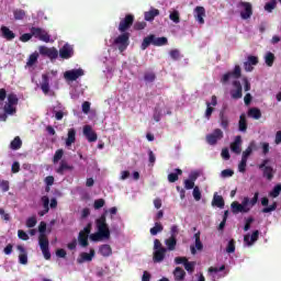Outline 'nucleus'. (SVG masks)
<instances>
[{
  "mask_svg": "<svg viewBox=\"0 0 281 281\" xmlns=\"http://www.w3.org/2000/svg\"><path fill=\"white\" fill-rule=\"evenodd\" d=\"M97 233L90 235V240L98 243L100 240H109L111 238V231L109 229V224H106V214H102L95 221Z\"/></svg>",
  "mask_w": 281,
  "mask_h": 281,
  "instance_id": "f257e3e1",
  "label": "nucleus"
},
{
  "mask_svg": "<svg viewBox=\"0 0 281 281\" xmlns=\"http://www.w3.org/2000/svg\"><path fill=\"white\" fill-rule=\"evenodd\" d=\"M269 158L263 159L261 164L258 165V168L261 170L263 179H267V181H273V177H276V170L273 167L269 166Z\"/></svg>",
  "mask_w": 281,
  "mask_h": 281,
  "instance_id": "f03ea898",
  "label": "nucleus"
},
{
  "mask_svg": "<svg viewBox=\"0 0 281 281\" xmlns=\"http://www.w3.org/2000/svg\"><path fill=\"white\" fill-rule=\"evenodd\" d=\"M30 32H32L34 38H37L43 43H49V41L52 40V35H49V33L45 31V29L32 26L30 29Z\"/></svg>",
  "mask_w": 281,
  "mask_h": 281,
  "instance_id": "7ed1b4c3",
  "label": "nucleus"
},
{
  "mask_svg": "<svg viewBox=\"0 0 281 281\" xmlns=\"http://www.w3.org/2000/svg\"><path fill=\"white\" fill-rule=\"evenodd\" d=\"M131 33H123L114 40V45H117L119 52L122 54L126 52L130 45Z\"/></svg>",
  "mask_w": 281,
  "mask_h": 281,
  "instance_id": "20e7f679",
  "label": "nucleus"
},
{
  "mask_svg": "<svg viewBox=\"0 0 281 281\" xmlns=\"http://www.w3.org/2000/svg\"><path fill=\"white\" fill-rule=\"evenodd\" d=\"M237 8L240 11V18L244 19V21H247V19H251V15L254 14V9L251 7L250 2L240 1L237 4Z\"/></svg>",
  "mask_w": 281,
  "mask_h": 281,
  "instance_id": "39448f33",
  "label": "nucleus"
},
{
  "mask_svg": "<svg viewBox=\"0 0 281 281\" xmlns=\"http://www.w3.org/2000/svg\"><path fill=\"white\" fill-rule=\"evenodd\" d=\"M92 224L88 223L87 226L79 232L78 240L81 247H89V235L91 234Z\"/></svg>",
  "mask_w": 281,
  "mask_h": 281,
  "instance_id": "423d86ee",
  "label": "nucleus"
},
{
  "mask_svg": "<svg viewBox=\"0 0 281 281\" xmlns=\"http://www.w3.org/2000/svg\"><path fill=\"white\" fill-rule=\"evenodd\" d=\"M240 76H243L241 69L238 65H236L233 71H228L223 75V77L221 79V83L227 85V82H229L231 78L238 80V78H240Z\"/></svg>",
  "mask_w": 281,
  "mask_h": 281,
  "instance_id": "0eeeda50",
  "label": "nucleus"
},
{
  "mask_svg": "<svg viewBox=\"0 0 281 281\" xmlns=\"http://www.w3.org/2000/svg\"><path fill=\"white\" fill-rule=\"evenodd\" d=\"M135 23V15L127 14L119 24V32L126 33L127 30H131V26Z\"/></svg>",
  "mask_w": 281,
  "mask_h": 281,
  "instance_id": "6e6552de",
  "label": "nucleus"
},
{
  "mask_svg": "<svg viewBox=\"0 0 281 281\" xmlns=\"http://www.w3.org/2000/svg\"><path fill=\"white\" fill-rule=\"evenodd\" d=\"M81 76H85V70H82V68L67 70L64 74L65 80H68L69 82L76 81L78 78H81Z\"/></svg>",
  "mask_w": 281,
  "mask_h": 281,
  "instance_id": "1a4fd4ad",
  "label": "nucleus"
},
{
  "mask_svg": "<svg viewBox=\"0 0 281 281\" xmlns=\"http://www.w3.org/2000/svg\"><path fill=\"white\" fill-rule=\"evenodd\" d=\"M218 139H223V131L221 128H215L212 134L206 135V142L210 146L216 145Z\"/></svg>",
  "mask_w": 281,
  "mask_h": 281,
  "instance_id": "9d476101",
  "label": "nucleus"
},
{
  "mask_svg": "<svg viewBox=\"0 0 281 281\" xmlns=\"http://www.w3.org/2000/svg\"><path fill=\"white\" fill-rule=\"evenodd\" d=\"M38 49L41 56H47V58H50V60L58 58V49H56L55 47L48 48L46 46H40Z\"/></svg>",
  "mask_w": 281,
  "mask_h": 281,
  "instance_id": "9b49d317",
  "label": "nucleus"
},
{
  "mask_svg": "<svg viewBox=\"0 0 281 281\" xmlns=\"http://www.w3.org/2000/svg\"><path fill=\"white\" fill-rule=\"evenodd\" d=\"M38 245L45 260H52V252H49V239H43V237H41V240H38Z\"/></svg>",
  "mask_w": 281,
  "mask_h": 281,
  "instance_id": "f8f14e48",
  "label": "nucleus"
},
{
  "mask_svg": "<svg viewBox=\"0 0 281 281\" xmlns=\"http://www.w3.org/2000/svg\"><path fill=\"white\" fill-rule=\"evenodd\" d=\"M59 56L64 60H69L74 56V46L69 44H65L60 49H59Z\"/></svg>",
  "mask_w": 281,
  "mask_h": 281,
  "instance_id": "ddd939ff",
  "label": "nucleus"
},
{
  "mask_svg": "<svg viewBox=\"0 0 281 281\" xmlns=\"http://www.w3.org/2000/svg\"><path fill=\"white\" fill-rule=\"evenodd\" d=\"M233 87H235V90L231 91V98H233V100H240V98H243V85H240V81L235 80Z\"/></svg>",
  "mask_w": 281,
  "mask_h": 281,
  "instance_id": "4468645a",
  "label": "nucleus"
},
{
  "mask_svg": "<svg viewBox=\"0 0 281 281\" xmlns=\"http://www.w3.org/2000/svg\"><path fill=\"white\" fill-rule=\"evenodd\" d=\"M83 135L90 143L98 142V134L93 132V128L91 127V125H86L83 127Z\"/></svg>",
  "mask_w": 281,
  "mask_h": 281,
  "instance_id": "2eb2a0df",
  "label": "nucleus"
},
{
  "mask_svg": "<svg viewBox=\"0 0 281 281\" xmlns=\"http://www.w3.org/2000/svg\"><path fill=\"white\" fill-rule=\"evenodd\" d=\"M194 238H195V247L191 246L192 256H196V250L203 251V243L201 241V232L195 233Z\"/></svg>",
  "mask_w": 281,
  "mask_h": 281,
  "instance_id": "dca6fc26",
  "label": "nucleus"
},
{
  "mask_svg": "<svg viewBox=\"0 0 281 281\" xmlns=\"http://www.w3.org/2000/svg\"><path fill=\"white\" fill-rule=\"evenodd\" d=\"M95 256V250L90 249V252H81L79 258L77 259L78 265H82L83 262H91L93 257Z\"/></svg>",
  "mask_w": 281,
  "mask_h": 281,
  "instance_id": "f3484780",
  "label": "nucleus"
},
{
  "mask_svg": "<svg viewBox=\"0 0 281 281\" xmlns=\"http://www.w3.org/2000/svg\"><path fill=\"white\" fill-rule=\"evenodd\" d=\"M194 19L200 25H203V23H205V8L196 7L194 9Z\"/></svg>",
  "mask_w": 281,
  "mask_h": 281,
  "instance_id": "a211bd4d",
  "label": "nucleus"
},
{
  "mask_svg": "<svg viewBox=\"0 0 281 281\" xmlns=\"http://www.w3.org/2000/svg\"><path fill=\"white\" fill-rule=\"evenodd\" d=\"M259 236H260V232L254 231L251 235L247 234L244 236V243H246L248 247H250V245L255 244L256 240H258Z\"/></svg>",
  "mask_w": 281,
  "mask_h": 281,
  "instance_id": "6ab92c4d",
  "label": "nucleus"
},
{
  "mask_svg": "<svg viewBox=\"0 0 281 281\" xmlns=\"http://www.w3.org/2000/svg\"><path fill=\"white\" fill-rule=\"evenodd\" d=\"M166 251H168V248H160L155 250L153 257L154 262H164V259L166 258Z\"/></svg>",
  "mask_w": 281,
  "mask_h": 281,
  "instance_id": "aec40b11",
  "label": "nucleus"
},
{
  "mask_svg": "<svg viewBox=\"0 0 281 281\" xmlns=\"http://www.w3.org/2000/svg\"><path fill=\"white\" fill-rule=\"evenodd\" d=\"M231 207H232L233 214H239V213L247 214L251 210V209L243 207V205L236 201L231 204Z\"/></svg>",
  "mask_w": 281,
  "mask_h": 281,
  "instance_id": "412c9836",
  "label": "nucleus"
},
{
  "mask_svg": "<svg viewBox=\"0 0 281 281\" xmlns=\"http://www.w3.org/2000/svg\"><path fill=\"white\" fill-rule=\"evenodd\" d=\"M213 207H220V210H223L225 207V200L223 199V195H218V193H214L213 200H212Z\"/></svg>",
  "mask_w": 281,
  "mask_h": 281,
  "instance_id": "4be33fe9",
  "label": "nucleus"
},
{
  "mask_svg": "<svg viewBox=\"0 0 281 281\" xmlns=\"http://www.w3.org/2000/svg\"><path fill=\"white\" fill-rule=\"evenodd\" d=\"M41 202L43 205V211L38 212V216H45V214L49 213V196L47 195L42 196Z\"/></svg>",
  "mask_w": 281,
  "mask_h": 281,
  "instance_id": "5701e85b",
  "label": "nucleus"
},
{
  "mask_svg": "<svg viewBox=\"0 0 281 281\" xmlns=\"http://www.w3.org/2000/svg\"><path fill=\"white\" fill-rule=\"evenodd\" d=\"M1 34L2 38H5V41H14V38H16V34L8 26H1Z\"/></svg>",
  "mask_w": 281,
  "mask_h": 281,
  "instance_id": "b1692460",
  "label": "nucleus"
},
{
  "mask_svg": "<svg viewBox=\"0 0 281 281\" xmlns=\"http://www.w3.org/2000/svg\"><path fill=\"white\" fill-rule=\"evenodd\" d=\"M16 249L18 251H20V255H19L20 265H27V250H25V247L18 245Z\"/></svg>",
  "mask_w": 281,
  "mask_h": 281,
  "instance_id": "393cba45",
  "label": "nucleus"
},
{
  "mask_svg": "<svg viewBox=\"0 0 281 281\" xmlns=\"http://www.w3.org/2000/svg\"><path fill=\"white\" fill-rule=\"evenodd\" d=\"M243 142V138L240 136L235 137V142L231 144V150L232 153H235V155H240V144Z\"/></svg>",
  "mask_w": 281,
  "mask_h": 281,
  "instance_id": "a878e982",
  "label": "nucleus"
},
{
  "mask_svg": "<svg viewBox=\"0 0 281 281\" xmlns=\"http://www.w3.org/2000/svg\"><path fill=\"white\" fill-rule=\"evenodd\" d=\"M67 170L69 171L74 170V166H70L69 164H67V161L61 160L59 162V167L56 169L57 175H65Z\"/></svg>",
  "mask_w": 281,
  "mask_h": 281,
  "instance_id": "bb28decb",
  "label": "nucleus"
},
{
  "mask_svg": "<svg viewBox=\"0 0 281 281\" xmlns=\"http://www.w3.org/2000/svg\"><path fill=\"white\" fill-rule=\"evenodd\" d=\"M41 89L45 95L49 93V76L48 75H43L42 76V83H41Z\"/></svg>",
  "mask_w": 281,
  "mask_h": 281,
  "instance_id": "cd10ccee",
  "label": "nucleus"
},
{
  "mask_svg": "<svg viewBox=\"0 0 281 281\" xmlns=\"http://www.w3.org/2000/svg\"><path fill=\"white\" fill-rule=\"evenodd\" d=\"M155 16H159V10L155 8L144 13L145 21H155Z\"/></svg>",
  "mask_w": 281,
  "mask_h": 281,
  "instance_id": "c85d7f7f",
  "label": "nucleus"
},
{
  "mask_svg": "<svg viewBox=\"0 0 281 281\" xmlns=\"http://www.w3.org/2000/svg\"><path fill=\"white\" fill-rule=\"evenodd\" d=\"M154 41H155V35H153V34L144 37L140 48L143 50L148 49V47H150V45H154V43H155Z\"/></svg>",
  "mask_w": 281,
  "mask_h": 281,
  "instance_id": "c756f323",
  "label": "nucleus"
},
{
  "mask_svg": "<svg viewBox=\"0 0 281 281\" xmlns=\"http://www.w3.org/2000/svg\"><path fill=\"white\" fill-rule=\"evenodd\" d=\"M173 277L176 281H183L186 280V270H183V268L181 267H177L173 270Z\"/></svg>",
  "mask_w": 281,
  "mask_h": 281,
  "instance_id": "7c9ffc66",
  "label": "nucleus"
},
{
  "mask_svg": "<svg viewBox=\"0 0 281 281\" xmlns=\"http://www.w3.org/2000/svg\"><path fill=\"white\" fill-rule=\"evenodd\" d=\"M99 254H101L104 258H109L113 254V249L109 244H104L100 246Z\"/></svg>",
  "mask_w": 281,
  "mask_h": 281,
  "instance_id": "2f4dec72",
  "label": "nucleus"
},
{
  "mask_svg": "<svg viewBox=\"0 0 281 281\" xmlns=\"http://www.w3.org/2000/svg\"><path fill=\"white\" fill-rule=\"evenodd\" d=\"M238 131L240 133H247V116L245 114H240L239 116Z\"/></svg>",
  "mask_w": 281,
  "mask_h": 281,
  "instance_id": "473e14b6",
  "label": "nucleus"
},
{
  "mask_svg": "<svg viewBox=\"0 0 281 281\" xmlns=\"http://www.w3.org/2000/svg\"><path fill=\"white\" fill-rule=\"evenodd\" d=\"M22 146H23V140H21V137L19 136H15L10 143L11 150H20Z\"/></svg>",
  "mask_w": 281,
  "mask_h": 281,
  "instance_id": "72a5a7b5",
  "label": "nucleus"
},
{
  "mask_svg": "<svg viewBox=\"0 0 281 281\" xmlns=\"http://www.w3.org/2000/svg\"><path fill=\"white\" fill-rule=\"evenodd\" d=\"M165 245L169 251H175V249H177V237L167 238Z\"/></svg>",
  "mask_w": 281,
  "mask_h": 281,
  "instance_id": "f704fd0d",
  "label": "nucleus"
},
{
  "mask_svg": "<svg viewBox=\"0 0 281 281\" xmlns=\"http://www.w3.org/2000/svg\"><path fill=\"white\" fill-rule=\"evenodd\" d=\"M38 232H40L38 240H41V238H43L44 240H48L47 235L45 234V232H47V223L41 222L38 225Z\"/></svg>",
  "mask_w": 281,
  "mask_h": 281,
  "instance_id": "c9c22d12",
  "label": "nucleus"
},
{
  "mask_svg": "<svg viewBox=\"0 0 281 281\" xmlns=\"http://www.w3.org/2000/svg\"><path fill=\"white\" fill-rule=\"evenodd\" d=\"M76 143V130H68V137L66 138V146H71V144Z\"/></svg>",
  "mask_w": 281,
  "mask_h": 281,
  "instance_id": "e433bc0d",
  "label": "nucleus"
},
{
  "mask_svg": "<svg viewBox=\"0 0 281 281\" xmlns=\"http://www.w3.org/2000/svg\"><path fill=\"white\" fill-rule=\"evenodd\" d=\"M249 117H252L254 120H260L262 117V112L258 108H251L248 111Z\"/></svg>",
  "mask_w": 281,
  "mask_h": 281,
  "instance_id": "4c0bfd02",
  "label": "nucleus"
},
{
  "mask_svg": "<svg viewBox=\"0 0 281 281\" xmlns=\"http://www.w3.org/2000/svg\"><path fill=\"white\" fill-rule=\"evenodd\" d=\"M220 124L224 131L229 130V119H227L223 112L220 114Z\"/></svg>",
  "mask_w": 281,
  "mask_h": 281,
  "instance_id": "58836bf2",
  "label": "nucleus"
},
{
  "mask_svg": "<svg viewBox=\"0 0 281 281\" xmlns=\"http://www.w3.org/2000/svg\"><path fill=\"white\" fill-rule=\"evenodd\" d=\"M179 175H183V171L181 169H176V173L171 172L168 175V181L169 183H175L179 181Z\"/></svg>",
  "mask_w": 281,
  "mask_h": 281,
  "instance_id": "ea45409f",
  "label": "nucleus"
},
{
  "mask_svg": "<svg viewBox=\"0 0 281 281\" xmlns=\"http://www.w3.org/2000/svg\"><path fill=\"white\" fill-rule=\"evenodd\" d=\"M265 63L268 67H273V63H276V55L271 52H268L265 56Z\"/></svg>",
  "mask_w": 281,
  "mask_h": 281,
  "instance_id": "a19ab883",
  "label": "nucleus"
},
{
  "mask_svg": "<svg viewBox=\"0 0 281 281\" xmlns=\"http://www.w3.org/2000/svg\"><path fill=\"white\" fill-rule=\"evenodd\" d=\"M254 146H256V144L252 142L249 144V146L246 148V150L243 151V156L241 159L246 160L249 159V157L251 156V153H254Z\"/></svg>",
  "mask_w": 281,
  "mask_h": 281,
  "instance_id": "79ce46f5",
  "label": "nucleus"
},
{
  "mask_svg": "<svg viewBox=\"0 0 281 281\" xmlns=\"http://www.w3.org/2000/svg\"><path fill=\"white\" fill-rule=\"evenodd\" d=\"M154 45L155 47H164V45H168V37H155L154 35Z\"/></svg>",
  "mask_w": 281,
  "mask_h": 281,
  "instance_id": "37998d69",
  "label": "nucleus"
},
{
  "mask_svg": "<svg viewBox=\"0 0 281 281\" xmlns=\"http://www.w3.org/2000/svg\"><path fill=\"white\" fill-rule=\"evenodd\" d=\"M150 235L151 236H157V234H160V232H164V225L161 223L156 222L155 226L150 228Z\"/></svg>",
  "mask_w": 281,
  "mask_h": 281,
  "instance_id": "c03bdc74",
  "label": "nucleus"
},
{
  "mask_svg": "<svg viewBox=\"0 0 281 281\" xmlns=\"http://www.w3.org/2000/svg\"><path fill=\"white\" fill-rule=\"evenodd\" d=\"M37 60H38V53L35 52L31 54L26 63L27 67H33V65H36Z\"/></svg>",
  "mask_w": 281,
  "mask_h": 281,
  "instance_id": "a18cd8bd",
  "label": "nucleus"
},
{
  "mask_svg": "<svg viewBox=\"0 0 281 281\" xmlns=\"http://www.w3.org/2000/svg\"><path fill=\"white\" fill-rule=\"evenodd\" d=\"M236 251V240L231 239L226 246V254H234Z\"/></svg>",
  "mask_w": 281,
  "mask_h": 281,
  "instance_id": "49530a36",
  "label": "nucleus"
},
{
  "mask_svg": "<svg viewBox=\"0 0 281 281\" xmlns=\"http://www.w3.org/2000/svg\"><path fill=\"white\" fill-rule=\"evenodd\" d=\"M63 155H65V151L63 149H57L53 157V162L58 164L63 159Z\"/></svg>",
  "mask_w": 281,
  "mask_h": 281,
  "instance_id": "de8ad7c7",
  "label": "nucleus"
},
{
  "mask_svg": "<svg viewBox=\"0 0 281 281\" xmlns=\"http://www.w3.org/2000/svg\"><path fill=\"white\" fill-rule=\"evenodd\" d=\"M8 104H11L13 106H16L19 104V98L14 93H10L8 95Z\"/></svg>",
  "mask_w": 281,
  "mask_h": 281,
  "instance_id": "09e8293b",
  "label": "nucleus"
},
{
  "mask_svg": "<svg viewBox=\"0 0 281 281\" xmlns=\"http://www.w3.org/2000/svg\"><path fill=\"white\" fill-rule=\"evenodd\" d=\"M169 19L170 21H172L173 23H181V18L179 15V11H173L169 14Z\"/></svg>",
  "mask_w": 281,
  "mask_h": 281,
  "instance_id": "8fccbe9b",
  "label": "nucleus"
},
{
  "mask_svg": "<svg viewBox=\"0 0 281 281\" xmlns=\"http://www.w3.org/2000/svg\"><path fill=\"white\" fill-rule=\"evenodd\" d=\"M4 113H7V115H14V113H16V108L10 103H7L4 105Z\"/></svg>",
  "mask_w": 281,
  "mask_h": 281,
  "instance_id": "3c124183",
  "label": "nucleus"
},
{
  "mask_svg": "<svg viewBox=\"0 0 281 281\" xmlns=\"http://www.w3.org/2000/svg\"><path fill=\"white\" fill-rule=\"evenodd\" d=\"M280 192H281V184H277L270 192V196H272V199H278V196H280Z\"/></svg>",
  "mask_w": 281,
  "mask_h": 281,
  "instance_id": "603ef678",
  "label": "nucleus"
},
{
  "mask_svg": "<svg viewBox=\"0 0 281 281\" xmlns=\"http://www.w3.org/2000/svg\"><path fill=\"white\" fill-rule=\"evenodd\" d=\"M276 210H278V203L273 202L270 206L263 207L262 213L269 214L270 212H276Z\"/></svg>",
  "mask_w": 281,
  "mask_h": 281,
  "instance_id": "864d4df0",
  "label": "nucleus"
},
{
  "mask_svg": "<svg viewBox=\"0 0 281 281\" xmlns=\"http://www.w3.org/2000/svg\"><path fill=\"white\" fill-rule=\"evenodd\" d=\"M13 14H14V19H15L16 21H23V19H25V12H24L23 10H21V9L15 10V11L13 12Z\"/></svg>",
  "mask_w": 281,
  "mask_h": 281,
  "instance_id": "5fc2aeb1",
  "label": "nucleus"
},
{
  "mask_svg": "<svg viewBox=\"0 0 281 281\" xmlns=\"http://www.w3.org/2000/svg\"><path fill=\"white\" fill-rule=\"evenodd\" d=\"M32 37H34V35H32V32L30 33H24L20 36V41L22 43H27L29 41H32Z\"/></svg>",
  "mask_w": 281,
  "mask_h": 281,
  "instance_id": "6e6d98bb",
  "label": "nucleus"
},
{
  "mask_svg": "<svg viewBox=\"0 0 281 281\" xmlns=\"http://www.w3.org/2000/svg\"><path fill=\"white\" fill-rule=\"evenodd\" d=\"M213 113H214V108H212V105H210V102H206V111H205L206 120H210V117H212Z\"/></svg>",
  "mask_w": 281,
  "mask_h": 281,
  "instance_id": "4d7b16f0",
  "label": "nucleus"
},
{
  "mask_svg": "<svg viewBox=\"0 0 281 281\" xmlns=\"http://www.w3.org/2000/svg\"><path fill=\"white\" fill-rule=\"evenodd\" d=\"M177 236H179V226L172 225L170 228V237L177 238Z\"/></svg>",
  "mask_w": 281,
  "mask_h": 281,
  "instance_id": "13d9d810",
  "label": "nucleus"
},
{
  "mask_svg": "<svg viewBox=\"0 0 281 281\" xmlns=\"http://www.w3.org/2000/svg\"><path fill=\"white\" fill-rule=\"evenodd\" d=\"M36 223H38L36 221V217H29L26 220V227H29V228L36 227Z\"/></svg>",
  "mask_w": 281,
  "mask_h": 281,
  "instance_id": "bf43d9fd",
  "label": "nucleus"
},
{
  "mask_svg": "<svg viewBox=\"0 0 281 281\" xmlns=\"http://www.w3.org/2000/svg\"><path fill=\"white\" fill-rule=\"evenodd\" d=\"M169 56H171L172 60H179V58H181V54L179 53V49L170 50Z\"/></svg>",
  "mask_w": 281,
  "mask_h": 281,
  "instance_id": "052dcab7",
  "label": "nucleus"
},
{
  "mask_svg": "<svg viewBox=\"0 0 281 281\" xmlns=\"http://www.w3.org/2000/svg\"><path fill=\"white\" fill-rule=\"evenodd\" d=\"M155 74L154 72H146L145 76H144V80L146 82H155Z\"/></svg>",
  "mask_w": 281,
  "mask_h": 281,
  "instance_id": "680f3d73",
  "label": "nucleus"
},
{
  "mask_svg": "<svg viewBox=\"0 0 281 281\" xmlns=\"http://www.w3.org/2000/svg\"><path fill=\"white\" fill-rule=\"evenodd\" d=\"M184 269L188 271V273H194V262L187 261Z\"/></svg>",
  "mask_w": 281,
  "mask_h": 281,
  "instance_id": "e2e57ef3",
  "label": "nucleus"
},
{
  "mask_svg": "<svg viewBox=\"0 0 281 281\" xmlns=\"http://www.w3.org/2000/svg\"><path fill=\"white\" fill-rule=\"evenodd\" d=\"M105 204L104 199H98L94 201L93 207L94 210H101V207Z\"/></svg>",
  "mask_w": 281,
  "mask_h": 281,
  "instance_id": "0e129e2a",
  "label": "nucleus"
},
{
  "mask_svg": "<svg viewBox=\"0 0 281 281\" xmlns=\"http://www.w3.org/2000/svg\"><path fill=\"white\" fill-rule=\"evenodd\" d=\"M184 188L186 190H194V180H184Z\"/></svg>",
  "mask_w": 281,
  "mask_h": 281,
  "instance_id": "69168bd1",
  "label": "nucleus"
},
{
  "mask_svg": "<svg viewBox=\"0 0 281 281\" xmlns=\"http://www.w3.org/2000/svg\"><path fill=\"white\" fill-rule=\"evenodd\" d=\"M145 29H146V22L145 21L136 22L134 24V30H136V31L145 30Z\"/></svg>",
  "mask_w": 281,
  "mask_h": 281,
  "instance_id": "338daca9",
  "label": "nucleus"
},
{
  "mask_svg": "<svg viewBox=\"0 0 281 281\" xmlns=\"http://www.w3.org/2000/svg\"><path fill=\"white\" fill-rule=\"evenodd\" d=\"M193 198L195 201H199L201 199V189L199 187L193 188Z\"/></svg>",
  "mask_w": 281,
  "mask_h": 281,
  "instance_id": "774afa93",
  "label": "nucleus"
}]
</instances>
